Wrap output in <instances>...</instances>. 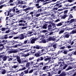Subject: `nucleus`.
<instances>
[{"instance_id": "obj_1", "label": "nucleus", "mask_w": 76, "mask_h": 76, "mask_svg": "<svg viewBox=\"0 0 76 76\" xmlns=\"http://www.w3.org/2000/svg\"><path fill=\"white\" fill-rule=\"evenodd\" d=\"M72 40V39H70L69 41L66 40V44H70L71 45H73L74 44V43H75V45H76V39H74L73 41Z\"/></svg>"}, {"instance_id": "obj_2", "label": "nucleus", "mask_w": 76, "mask_h": 76, "mask_svg": "<svg viewBox=\"0 0 76 76\" xmlns=\"http://www.w3.org/2000/svg\"><path fill=\"white\" fill-rule=\"evenodd\" d=\"M51 59V57L50 56H44L43 58V60H44L45 61H48V63H51V61L50 60Z\"/></svg>"}, {"instance_id": "obj_3", "label": "nucleus", "mask_w": 76, "mask_h": 76, "mask_svg": "<svg viewBox=\"0 0 76 76\" xmlns=\"http://www.w3.org/2000/svg\"><path fill=\"white\" fill-rule=\"evenodd\" d=\"M34 7H28L25 9H24L23 10V11H25L24 13V14H28V13H29V11H28V10H34Z\"/></svg>"}, {"instance_id": "obj_4", "label": "nucleus", "mask_w": 76, "mask_h": 76, "mask_svg": "<svg viewBox=\"0 0 76 76\" xmlns=\"http://www.w3.org/2000/svg\"><path fill=\"white\" fill-rule=\"evenodd\" d=\"M13 58L14 59V61H16V59H17V61L18 62V63H22V61H21V59H20V57L19 56H14Z\"/></svg>"}, {"instance_id": "obj_5", "label": "nucleus", "mask_w": 76, "mask_h": 76, "mask_svg": "<svg viewBox=\"0 0 76 76\" xmlns=\"http://www.w3.org/2000/svg\"><path fill=\"white\" fill-rule=\"evenodd\" d=\"M62 53L64 54H67V50H59L58 53H56V55H59L60 54H61Z\"/></svg>"}, {"instance_id": "obj_6", "label": "nucleus", "mask_w": 76, "mask_h": 76, "mask_svg": "<svg viewBox=\"0 0 76 76\" xmlns=\"http://www.w3.org/2000/svg\"><path fill=\"white\" fill-rule=\"evenodd\" d=\"M71 34H72L70 32V33L66 32L64 36V38H69Z\"/></svg>"}, {"instance_id": "obj_7", "label": "nucleus", "mask_w": 76, "mask_h": 76, "mask_svg": "<svg viewBox=\"0 0 76 76\" xmlns=\"http://www.w3.org/2000/svg\"><path fill=\"white\" fill-rule=\"evenodd\" d=\"M40 50H39L34 54L35 56V57H40V56H42L43 54H41V53H40Z\"/></svg>"}, {"instance_id": "obj_8", "label": "nucleus", "mask_w": 76, "mask_h": 76, "mask_svg": "<svg viewBox=\"0 0 76 76\" xmlns=\"http://www.w3.org/2000/svg\"><path fill=\"white\" fill-rule=\"evenodd\" d=\"M42 67H43V66H40V67H39L40 68V69L41 70H45L48 69V66H44L43 68H42Z\"/></svg>"}, {"instance_id": "obj_9", "label": "nucleus", "mask_w": 76, "mask_h": 76, "mask_svg": "<svg viewBox=\"0 0 76 76\" xmlns=\"http://www.w3.org/2000/svg\"><path fill=\"white\" fill-rule=\"evenodd\" d=\"M33 48L34 49L36 48L37 50H39V49H42L43 47H41L39 45H36V46H34Z\"/></svg>"}, {"instance_id": "obj_10", "label": "nucleus", "mask_w": 76, "mask_h": 76, "mask_svg": "<svg viewBox=\"0 0 76 76\" xmlns=\"http://www.w3.org/2000/svg\"><path fill=\"white\" fill-rule=\"evenodd\" d=\"M56 40V38H54V36H53L52 37H50L48 38V41H54Z\"/></svg>"}, {"instance_id": "obj_11", "label": "nucleus", "mask_w": 76, "mask_h": 76, "mask_svg": "<svg viewBox=\"0 0 76 76\" xmlns=\"http://www.w3.org/2000/svg\"><path fill=\"white\" fill-rule=\"evenodd\" d=\"M37 40V38L32 39L31 41V44H35V41Z\"/></svg>"}, {"instance_id": "obj_12", "label": "nucleus", "mask_w": 76, "mask_h": 76, "mask_svg": "<svg viewBox=\"0 0 76 76\" xmlns=\"http://www.w3.org/2000/svg\"><path fill=\"white\" fill-rule=\"evenodd\" d=\"M64 60V59H63V58H60L59 59V61H60L58 63V64H61V63H62L63 64V65H64V61H63Z\"/></svg>"}, {"instance_id": "obj_13", "label": "nucleus", "mask_w": 76, "mask_h": 76, "mask_svg": "<svg viewBox=\"0 0 76 76\" xmlns=\"http://www.w3.org/2000/svg\"><path fill=\"white\" fill-rule=\"evenodd\" d=\"M21 69H19V71H23V70H25L26 69V67L24 66L23 65H21Z\"/></svg>"}, {"instance_id": "obj_14", "label": "nucleus", "mask_w": 76, "mask_h": 76, "mask_svg": "<svg viewBox=\"0 0 76 76\" xmlns=\"http://www.w3.org/2000/svg\"><path fill=\"white\" fill-rule=\"evenodd\" d=\"M46 51H51V47L50 46L45 48Z\"/></svg>"}, {"instance_id": "obj_15", "label": "nucleus", "mask_w": 76, "mask_h": 76, "mask_svg": "<svg viewBox=\"0 0 76 76\" xmlns=\"http://www.w3.org/2000/svg\"><path fill=\"white\" fill-rule=\"evenodd\" d=\"M66 76V72L64 71L62 72L61 74L59 75V76Z\"/></svg>"}, {"instance_id": "obj_16", "label": "nucleus", "mask_w": 76, "mask_h": 76, "mask_svg": "<svg viewBox=\"0 0 76 76\" xmlns=\"http://www.w3.org/2000/svg\"><path fill=\"white\" fill-rule=\"evenodd\" d=\"M46 23H49V24L50 23H51V25L53 26V28H56V24H55V23H53L50 22H47Z\"/></svg>"}, {"instance_id": "obj_17", "label": "nucleus", "mask_w": 76, "mask_h": 76, "mask_svg": "<svg viewBox=\"0 0 76 76\" xmlns=\"http://www.w3.org/2000/svg\"><path fill=\"white\" fill-rule=\"evenodd\" d=\"M31 55V53H30V52L29 53H27V54H23V56H24V57H28V56H29L30 55Z\"/></svg>"}, {"instance_id": "obj_18", "label": "nucleus", "mask_w": 76, "mask_h": 76, "mask_svg": "<svg viewBox=\"0 0 76 76\" xmlns=\"http://www.w3.org/2000/svg\"><path fill=\"white\" fill-rule=\"evenodd\" d=\"M48 31H50L51 29H52V26H51V24H49V25H48Z\"/></svg>"}, {"instance_id": "obj_19", "label": "nucleus", "mask_w": 76, "mask_h": 76, "mask_svg": "<svg viewBox=\"0 0 76 76\" xmlns=\"http://www.w3.org/2000/svg\"><path fill=\"white\" fill-rule=\"evenodd\" d=\"M70 22V21L69 20V21H66V22L65 21V22H62V24H63L64 25V24L65 25L64 26H66V25H67V23H69Z\"/></svg>"}, {"instance_id": "obj_20", "label": "nucleus", "mask_w": 76, "mask_h": 76, "mask_svg": "<svg viewBox=\"0 0 76 76\" xmlns=\"http://www.w3.org/2000/svg\"><path fill=\"white\" fill-rule=\"evenodd\" d=\"M12 9V11H13V12H15V10L16 11V10H18V9L16 7H14Z\"/></svg>"}, {"instance_id": "obj_21", "label": "nucleus", "mask_w": 76, "mask_h": 76, "mask_svg": "<svg viewBox=\"0 0 76 76\" xmlns=\"http://www.w3.org/2000/svg\"><path fill=\"white\" fill-rule=\"evenodd\" d=\"M29 70V68H28L26 70H25L23 71V73H24V74H28V71Z\"/></svg>"}, {"instance_id": "obj_22", "label": "nucleus", "mask_w": 76, "mask_h": 76, "mask_svg": "<svg viewBox=\"0 0 76 76\" xmlns=\"http://www.w3.org/2000/svg\"><path fill=\"white\" fill-rule=\"evenodd\" d=\"M16 42H17L13 40L10 42V45H14V44H15Z\"/></svg>"}, {"instance_id": "obj_23", "label": "nucleus", "mask_w": 76, "mask_h": 76, "mask_svg": "<svg viewBox=\"0 0 76 76\" xmlns=\"http://www.w3.org/2000/svg\"><path fill=\"white\" fill-rule=\"evenodd\" d=\"M23 1L21 0H18V4H23Z\"/></svg>"}, {"instance_id": "obj_24", "label": "nucleus", "mask_w": 76, "mask_h": 76, "mask_svg": "<svg viewBox=\"0 0 76 76\" xmlns=\"http://www.w3.org/2000/svg\"><path fill=\"white\" fill-rule=\"evenodd\" d=\"M70 32L71 34H76V29L73 30Z\"/></svg>"}, {"instance_id": "obj_25", "label": "nucleus", "mask_w": 76, "mask_h": 76, "mask_svg": "<svg viewBox=\"0 0 76 76\" xmlns=\"http://www.w3.org/2000/svg\"><path fill=\"white\" fill-rule=\"evenodd\" d=\"M74 74L72 75V76H75L76 75V69L73 70L72 71V74L74 73Z\"/></svg>"}, {"instance_id": "obj_26", "label": "nucleus", "mask_w": 76, "mask_h": 76, "mask_svg": "<svg viewBox=\"0 0 76 76\" xmlns=\"http://www.w3.org/2000/svg\"><path fill=\"white\" fill-rule=\"evenodd\" d=\"M1 73L2 75H4L6 73V71L4 69H2Z\"/></svg>"}, {"instance_id": "obj_27", "label": "nucleus", "mask_w": 76, "mask_h": 76, "mask_svg": "<svg viewBox=\"0 0 76 76\" xmlns=\"http://www.w3.org/2000/svg\"><path fill=\"white\" fill-rule=\"evenodd\" d=\"M70 23H72V22H76V19H72L70 20Z\"/></svg>"}, {"instance_id": "obj_28", "label": "nucleus", "mask_w": 76, "mask_h": 76, "mask_svg": "<svg viewBox=\"0 0 76 76\" xmlns=\"http://www.w3.org/2000/svg\"><path fill=\"white\" fill-rule=\"evenodd\" d=\"M44 7H42L40 8V9L38 10L37 11V13H39V12H42L43 10H44L43 9H42Z\"/></svg>"}, {"instance_id": "obj_29", "label": "nucleus", "mask_w": 76, "mask_h": 76, "mask_svg": "<svg viewBox=\"0 0 76 76\" xmlns=\"http://www.w3.org/2000/svg\"><path fill=\"white\" fill-rule=\"evenodd\" d=\"M74 26L73 28H69V30H72L73 29H76V23H74Z\"/></svg>"}, {"instance_id": "obj_30", "label": "nucleus", "mask_w": 76, "mask_h": 76, "mask_svg": "<svg viewBox=\"0 0 76 76\" xmlns=\"http://www.w3.org/2000/svg\"><path fill=\"white\" fill-rule=\"evenodd\" d=\"M63 23L62 22H60L58 24H56V26H61V25H63Z\"/></svg>"}, {"instance_id": "obj_31", "label": "nucleus", "mask_w": 76, "mask_h": 76, "mask_svg": "<svg viewBox=\"0 0 76 76\" xmlns=\"http://www.w3.org/2000/svg\"><path fill=\"white\" fill-rule=\"evenodd\" d=\"M35 25L33 24L32 26L31 27L32 28H35L36 27V26H37V25H36V23H37L36 21H34V22Z\"/></svg>"}, {"instance_id": "obj_32", "label": "nucleus", "mask_w": 76, "mask_h": 76, "mask_svg": "<svg viewBox=\"0 0 76 76\" xmlns=\"http://www.w3.org/2000/svg\"><path fill=\"white\" fill-rule=\"evenodd\" d=\"M20 20H19L18 22L19 23H23V21L24 20V18H20Z\"/></svg>"}, {"instance_id": "obj_33", "label": "nucleus", "mask_w": 76, "mask_h": 76, "mask_svg": "<svg viewBox=\"0 0 76 76\" xmlns=\"http://www.w3.org/2000/svg\"><path fill=\"white\" fill-rule=\"evenodd\" d=\"M7 57L6 56H4L2 58L3 61H6Z\"/></svg>"}, {"instance_id": "obj_34", "label": "nucleus", "mask_w": 76, "mask_h": 76, "mask_svg": "<svg viewBox=\"0 0 76 76\" xmlns=\"http://www.w3.org/2000/svg\"><path fill=\"white\" fill-rule=\"evenodd\" d=\"M27 63H26V67H29V66H30V65H31V64L30 63V62H27Z\"/></svg>"}, {"instance_id": "obj_35", "label": "nucleus", "mask_w": 76, "mask_h": 76, "mask_svg": "<svg viewBox=\"0 0 76 76\" xmlns=\"http://www.w3.org/2000/svg\"><path fill=\"white\" fill-rule=\"evenodd\" d=\"M74 67H72L71 66H69L68 68L66 69V71H68V70H71V69H72Z\"/></svg>"}, {"instance_id": "obj_36", "label": "nucleus", "mask_w": 76, "mask_h": 76, "mask_svg": "<svg viewBox=\"0 0 76 76\" xmlns=\"http://www.w3.org/2000/svg\"><path fill=\"white\" fill-rule=\"evenodd\" d=\"M33 72H34V69H30L29 68V70H28V73H32Z\"/></svg>"}, {"instance_id": "obj_37", "label": "nucleus", "mask_w": 76, "mask_h": 76, "mask_svg": "<svg viewBox=\"0 0 76 76\" xmlns=\"http://www.w3.org/2000/svg\"><path fill=\"white\" fill-rule=\"evenodd\" d=\"M72 58L70 56L68 58H67V60H71V61H73L75 60V59H73L72 60Z\"/></svg>"}, {"instance_id": "obj_38", "label": "nucleus", "mask_w": 76, "mask_h": 76, "mask_svg": "<svg viewBox=\"0 0 76 76\" xmlns=\"http://www.w3.org/2000/svg\"><path fill=\"white\" fill-rule=\"evenodd\" d=\"M47 24H45L43 26L42 28L43 29H47Z\"/></svg>"}, {"instance_id": "obj_39", "label": "nucleus", "mask_w": 76, "mask_h": 76, "mask_svg": "<svg viewBox=\"0 0 76 76\" xmlns=\"http://www.w3.org/2000/svg\"><path fill=\"white\" fill-rule=\"evenodd\" d=\"M13 53H18V50L17 49H13Z\"/></svg>"}, {"instance_id": "obj_40", "label": "nucleus", "mask_w": 76, "mask_h": 76, "mask_svg": "<svg viewBox=\"0 0 76 76\" xmlns=\"http://www.w3.org/2000/svg\"><path fill=\"white\" fill-rule=\"evenodd\" d=\"M9 35H10V34H6L4 36V39H7V38H8V37L7 36H9Z\"/></svg>"}, {"instance_id": "obj_41", "label": "nucleus", "mask_w": 76, "mask_h": 76, "mask_svg": "<svg viewBox=\"0 0 76 76\" xmlns=\"http://www.w3.org/2000/svg\"><path fill=\"white\" fill-rule=\"evenodd\" d=\"M35 13V10H34L33 12H31L30 13H28V15H31L32 16H33V14Z\"/></svg>"}, {"instance_id": "obj_42", "label": "nucleus", "mask_w": 76, "mask_h": 76, "mask_svg": "<svg viewBox=\"0 0 76 76\" xmlns=\"http://www.w3.org/2000/svg\"><path fill=\"white\" fill-rule=\"evenodd\" d=\"M73 18V15L72 14H70L69 15V18H68V20H70V19H72V18Z\"/></svg>"}, {"instance_id": "obj_43", "label": "nucleus", "mask_w": 76, "mask_h": 76, "mask_svg": "<svg viewBox=\"0 0 76 76\" xmlns=\"http://www.w3.org/2000/svg\"><path fill=\"white\" fill-rule=\"evenodd\" d=\"M67 15L65 14L63 16H61V18H62V19H65L66 18V17H67Z\"/></svg>"}, {"instance_id": "obj_44", "label": "nucleus", "mask_w": 76, "mask_h": 76, "mask_svg": "<svg viewBox=\"0 0 76 76\" xmlns=\"http://www.w3.org/2000/svg\"><path fill=\"white\" fill-rule=\"evenodd\" d=\"M40 51V53L41 54V53H43V52L44 51H46V50H45V48L44 49L42 50L41 51Z\"/></svg>"}, {"instance_id": "obj_45", "label": "nucleus", "mask_w": 76, "mask_h": 76, "mask_svg": "<svg viewBox=\"0 0 76 76\" xmlns=\"http://www.w3.org/2000/svg\"><path fill=\"white\" fill-rule=\"evenodd\" d=\"M8 28H1V31H5V30H6V29H7Z\"/></svg>"}, {"instance_id": "obj_46", "label": "nucleus", "mask_w": 76, "mask_h": 76, "mask_svg": "<svg viewBox=\"0 0 76 76\" xmlns=\"http://www.w3.org/2000/svg\"><path fill=\"white\" fill-rule=\"evenodd\" d=\"M24 72H22L21 73L19 74V76H23V75H24Z\"/></svg>"}, {"instance_id": "obj_47", "label": "nucleus", "mask_w": 76, "mask_h": 76, "mask_svg": "<svg viewBox=\"0 0 76 76\" xmlns=\"http://www.w3.org/2000/svg\"><path fill=\"white\" fill-rule=\"evenodd\" d=\"M57 47V44H55L53 45V48L54 49H56V48Z\"/></svg>"}, {"instance_id": "obj_48", "label": "nucleus", "mask_w": 76, "mask_h": 76, "mask_svg": "<svg viewBox=\"0 0 76 76\" xmlns=\"http://www.w3.org/2000/svg\"><path fill=\"white\" fill-rule=\"evenodd\" d=\"M69 3L67 4V5H65V6H66V7H68V6H73V4H71L70 5H69Z\"/></svg>"}, {"instance_id": "obj_49", "label": "nucleus", "mask_w": 76, "mask_h": 76, "mask_svg": "<svg viewBox=\"0 0 76 76\" xmlns=\"http://www.w3.org/2000/svg\"><path fill=\"white\" fill-rule=\"evenodd\" d=\"M41 42H42V43H46V42H47V41H46V40H45L44 39H42Z\"/></svg>"}, {"instance_id": "obj_50", "label": "nucleus", "mask_w": 76, "mask_h": 76, "mask_svg": "<svg viewBox=\"0 0 76 76\" xmlns=\"http://www.w3.org/2000/svg\"><path fill=\"white\" fill-rule=\"evenodd\" d=\"M19 38L21 40H22V39H23L24 38V36L19 37Z\"/></svg>"}, {"instance_id": "obj_51", "label": "nucleus", "mask_w": 76, "mask_h": 76, "mask_svg": "<svg viewBox=\"0 0 76 76\" xmlns=\"http://www.w3.org/2000/svg\"><path fill=\"white\" fill-rule=\"evenodd\" d=\"M12 67L15 69H16V68L18 67V65H14L13 66H12Z\"/></svg>"}, {"instance_id": "obj_52", "label": "nucleus", "mask_w": 76, "mask_h": 76, "mask_svg": "<svg viewBox=\"0 0 76 76\" xmlns=\"http://www.w3.org/2000/svg\"><path fill=\"white\" fill-rule=\"evenodd\" d=\"M19 26H25V25L23 23H21L18 25Z\"/></svg>"}, {"instance_id": "obj_53", "label": "nucleus", "mask_w": 76, "mask_h": 76, "mask_svg": "<svg viewBox=\"0 0 76 76\" xmlns=\"http://www.w3.org/2000/svg\"><path fill=\"white\" fill-rule=\"evenodd\" d=\"M39 65L40 66H44V62H42L39 63Z\"/></svg>"}, {"instance_id": "obj_54", "label": "nucleus", "mask_w": 76, "mask_h": 76, "mask_svg": "<svg viewBox=\"0 0 76 76\" xmlns=\"http://www.w3.org/2000/svg\"><path fill=\"white\" fill-rule=\"evenodd\" d=\"M64 31L63 30L61 31H60L59 32V34H61L62 33H63V32H64Z\"/></svg>"}, {"instance_id": "obj_55", "label": "nucleus", "mask_w": 76, "mask_h": 76, "mask_svg": "<svg viewBox=\"0 0 76 76\" xmlns=\"http://www.w3.org/2000/svg\"><path fill=\"white\" fill-rule=\"evenodd\" d=\"M69 55L70 56H73H73H74L73 51H72V52L70 53L69 54Z\"/></svg>"}, {"instance_id": "obj_56", "label": "nucleus", "mask_w": 76, "mask_h": 76, "mask_svg": "<svg viewBox=\"0 0 76 76\" xmlns=\"http://www.w3.org/2000/svg\"><path fill=\"white\" fill-rule=\"evenodd\" d=\"M28 61H26V60H23V61H22V63L23 64H24V63H28Z\"/></svg>"}, {"instance_id": "obj_57", "label": "nucleus", "mask_w": 76, "mask_h": 76, "mask_svg": "<svg viewBox=\"0 0 76 76\" xmlns=\"http://www.w3.org/2000/svg\"><path fill=\"white\" fill-rule=\"evenodd\" d=\"M23 44V43H22L21 42L19 43L18 44H17L18 45V47H20V46H21V45H22Z\"/></svg>"}, {"instance_id": "obj_58", "label": "nucleus", "mask_w": 76, "mask_h": 76, "mask_svg": "<svg viewBox=\"0 0 76 76\" xmlns=\"http://www.w3.org/2000/svg\"><path fill=\"white\" fill-rule=\"evenodd\" d=\"M68 66V65L67 64H65L63 68V69H66V68Z\"/></svg>"}, {"instance_id": "obj_59", "label": "nucleus", "mask_w": 76, "mask_h": 76, "mask_svg": "<svg viewBox=\"0 0 76 76\" xmlns=\"http://www.w3.org/2000/svg\"><path fill=\"white\" fill-rule=\"evenodd\" d=\"M35 65V66L36 67H38L39 66V64H38V62H36V64Z\"/></svg>"}, {"instance_id": "obj_60", "label": "nucleus", "mask_w": 76, "mask_h": 76, "mask_svg": "<svg viewBox=\"0 0 76 76\" xmlns=\"http://www.w3.org/2000/svg\"><path fill=\"white\" fill-rule=\"evenodd\" d=\"M34 57H30L28 59V60L29 61H32V60H34Z\"/></svg>"}, {"instance_id": "obj_61", "label": "nucleus", "mask_w": 76, "mask_h": 76, "mask_svg": "<svg viewBox=\"0 0 76 76\" xmlns=\"http://www.w3.org/2000/svg\"><path fill=\"white\" fill-rule=\"evenodd\" d=\"M34 1L35 3H39L38 0H37V1L36 0H34Z\"/></svg>"}, {"instance_id": "obj_62", "label": "nucleus", "mask_w": 76, "mask_h": 76, "mask_svg": "<svg viewBox=\"0 0 76 76\" xmlns=\"http://www.w3.org/2000/svg\"><path fill=\"white\" fill-rule=\"evenodd\" d=\"M60 3L57 4H56V5H55L54 6V7H57V6H60Z\"/></svg>"}, {"instance_id": "obj_63", "label": "nucleus", "mask_w": 76, "mask_h": 76, "mask_svg": "<svg viewBox=\"0 0 76 76\" xmlns=\"http://www.w3.org/2000/svg\"><path fill=\"white\" fill-rule=\"evenodd\" d=\"M68 12V10H65L64 11V14H65V15H66V14Z\"/></svg>"}, {"instance_id": "obj_64", "label": "nucleus", "mask_w": 76, "mask_h": 76, "mask_svg": "<svg viewBox=\"0 0 76 76\" xmlns=\"http://www.w3.org/2000/svg\"><path fill=\"white\" fill-rule=\"evenodd\" d=\"M12 60H13V58H9L8 59V61H12Z\"/></svg>"}]
</instances>
